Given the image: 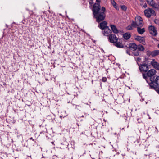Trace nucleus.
<instances>
[{
    "label": "nucleus",
    "instance_id": "f257e3e1",
    "mask_svg": "<svg viewBox=\"0 0 159 159\" xmlns=\"http://www.w3.org/2000/svg\"><path fill=\"white\" fill-rule=\"evenodd\" d=\"M99 4L95 3L94 4L93 9V14L94 18L96 19V21L98 22L103 20L105 18V15L104 12L105 8L102 7L101 9Z\"/></svg>",
    "mask_w": 159,
    "mask_h": 159
},
{
    "label": "nucleus",
    "instance_id": "f03ea898",
    "mask_svg": "<svg viewBox=\"0 0 159 159\" xmlns=\"http://www.w3.org/2000/svg\"><path fill=\"white\" fill-rule=\"evenodd\" d=\"M150 81L148 84L150 88L152 89H155L158 88L159 85V76H157L154 80L153 78H150Z\"/></svg>",
    "mask_w": 159,
    "mask_h": 159
},
{
    "label": "nucleus",
    "instance_id": "7ed1b4c3",
    "mask_svg": "<svg viewBox=\"0 0 159 159\" xmlns=\"http://www.w3.org/2000/svg\"><path fill=\"white\" fill-rule=\"evenodd\" d=\"M135 21H133L132 23V25L133 27H141L143 25V21L142 18L139 16H137L135 18Z\"/></svg>",
    "mask_w": 159,
    "mask_h": 159
},
{
    "label": "nucleus",
    "instance_id": "20e7f679",
    "mask_svg": "<svg viewBox=\"0 0 159 159\" xmlns=\"http://www.w3.org/2000/svg\"><path fill=\"white\" fill-rule=\"evenodd\" d=\"M156 73V70L154 69H151L149 70L147 73L146 74H143V78L145 79L147 83L149 82L147 80L148 77L150 78H152V77L155 75Z\"/></svg>",
    "mask_w": 159,
    "mask_h": 159
},
{
    "label": "nucleus",
    "instance_id": "39448f33",
    "mask_svg": "<svg viewBox=\"0 0 159 159\" xmlns=\"http://www.w3.org/2000/svg\"><path fill=\"white\" fill-rule=\"evenodd\" d=\"M108 41L111 43H115L118 41V38L113 34H110L108 37Z\"/></svg>",
    "mask_w": 159,
    "mask_h": 159
},
{
    "label": "nucleus",
    "instance_id": "423d86ee",
    "mask_svg": "<svg viewBox=\"0 0 159 159\" xmlns=\"http://www.w3.org/2000/svg\"><path fill=\"white\" fill-rule=\"evenodd\" d=\"M144 13L145 15L148 17H150L151 15H155V13L154 11L152 9L148 8L144 11Z\"/></svg>",
    "mask_w": 159,
    "mask_h": 159
},
{
    "label": "nucleus",
    "instance_id": "0eeeda50",
    "mask_svg": "<svg viewBox=\"0 0 159 159\" xmlns=\"http://www.w3.org/2000/svg\"><path fill=\"white\" fill-rule=\"evenodd\" d=\"M139 65V70L141 72H147L149 68L147 64H142Z\"/></svg>",
    "mask_w": 159,
    "mask_h": 159
},
{
    "label": "nucleus",
    "instance_id": "6e6552de",
    "mask_svg": "<svg viewBox=\"0 0 159 159\" xmlns=\"http://www.w3.org/2000/svg\"><path fill=\"white\" fill-rule=\"evenodd\" d=\"M148 30L152 36H155L157 35V31L154 26L152 25L149 26Z\"/></svg>",
    "mask_w": 159,
    "mask_h": 159
},
{
    "label": "nucleus",
    "instance_id": "1a4fd4ad",
    "mask_svg": "<svg viewBox=\"0 0 159 159\" xmlns=\"http://www.w3.org/2000/svg\"><path fill=\"white\" fill-rule=\"evenodd\" d=\"M111 30L109 29L108 27L102 30V33L104 36H107L108 37L111 33Z\"/></svg>",
    "mask_w": 159,
    "mask_h": 159
},
{
    "label": "nucleus",
    "instance_id": "9d476101",
    "mask_svg": "<svg viewBox=\"0 0 159 159\" xmlns=\"http://www.w3.org/2000/svg\"><path fill=\"white\" fill-rule=\"evenodd\" d=\"M150 64L153 68L159 70V63L156 61L155 59H152L150 62Z\"/></svg>",
    "mask_w": 159,
    "mask_h": 159
},
{
    "label": "nucleus",
    "instance_id": "9b49d317",
    "mask_svg": "<svg viewBox=\"0 0 159 159\" xmlns=\"http://www.w3.org/2000/svg\"><path fill=\"white\" fill-rule=\"evenodd\" d=\"M135 39L142 44L144 45L145 44V39L144 37L140 36H135Z\"/></svg>",
    "mask_w": 159,
    "mask_h": 159
},
{
    "label": "nucleus",
    "instance_id": "f8f14e48",
    "mask_svg": "<svg viewBox=\"0 0 159 159\" xmlns=\"http://www.w3.org/2000/svg\"><path fill=\"white\" fill-rule=\"evenodd\" d=\"M147 3L152 7L157 8H158L157 5L156 4L153 0H147Z\"/></svg>",
    "mask_w": 159,
    "mask_h": 159
},
{
    "label": "nucleus",
    "instance_id": "ddd939ff",
    "mask_svg": "<svg viewBox=\"0 0 159 159\" xmlns=\"http://www.w3.org/2000/svg\"><path fill=\"white\" fill-rule=\"evenodd\" d=\"M99 27L102 30H103L106 27H107L108 26H107V22L105 21L102 22L100 24Z\"/></svg>",
    "mask_w": 159,
    "mask_h": 159
},
{
    "label": "nucleus",
    "instance_id": "4468645a",
    "mask_svg": "<svg viewBox=\"0 0 159 159\" xmlns=\"http://www.w3.org/2000/svg\"><path fill=\"white\" fill-rule=\"evenodd\" d=\"M110 27L112 32L114 33L115 34H117L119 32L118 30L117 29L115 25H111Z\"/></svg>",
    "mask_w": 159,
    "mask_h": 159
},
{
    "label": "nucleus",
    "instance_id": "2eb2a0df",
    "mask_svg": "<svg viewBox=\"0 0 159 159\" xmlns=\"http://www.w3.org/2000/svg\"><path fill=\"white\" fill-rule=\"evenodd\" d=\"M129 47L130 49L133 50H135L137 48V46L134 43L129 44Z\"/></svg>",
    "mask_w": 159,
    "mask_h": 159
},
{
    "label": "nucleus",
    "instance_id": "dca6fc26",
    "mask_svg": "<svg viewBox=\"0 0 159 159\" xmlns=\"http://www.w3.org/2000/svg\"><path fill=\"white\" fill-rule=\"evenodd\" d=\"M140 27H137V30L139 34H142L145 32V29L144 28H141Z\"/></svg>",
    "mask_w": 159,
    "mask_h": 159
},
{
    "label": "nucleus",
    "instance_id": "f3484780",
    "mask_svg": "<svg viewBox=\"0 0 159 159\" xmlns=\"http://www.w3.org/2000/svg\"><path fill=\"white\" fill-rule=\"evenodd\" d=\"M114 45L116 47L119 48H122L123 47V45L120 42L117 41V42L114 44Z\"/></svg>",
    "mask_w": 159,
    "mask_h": 159
},
{
    "label": "nucleus",
    "instance_id": "a211bd4d",
    "mask_svg": "<svg viewBox=\"0 0 159 159\" xmlns=\"http://www.w3.org/2000/svg\"><path fill=\"white\" fill-rule=\"evenodd\" d=\"M111 2V4L116 9V10L119 9V7L118 6L117 4L114 1V0H110Z\"/></svg>",
    "mask_w": 159,
    "mask_h": 159
},
{
    "label": "nucleus",
    "instance_id": "6ab92c4d",
    "mask_svg": "<svg viewBox=\"0 0 159 159\" xmlns=\"http://www.w3.org/2000/svg\"><path fill=\"white\" fill-rule=\"evenodd\" d=\"M130 34L129 33H125L123 35V37L125 39H128L130 37Z\"/></svg>",
    "mask_w": 159,
    "mask_h": 159
},
{
    "label": "nucleus",
    "instance_id": "aec40b11",
    "mask_svg": "<svg viewBox=\"0 0 159 159\" xmlns=\"http://www.w3.org/2000/svg\"><path fill=\"white\" fill-rule=\"evenodd\" d=\"M152 56L154 57L159 54V51L158 50H154L152 51Z\"/></svg>",
    "mask_w": 159,
    "mask_h": 159
},
{
    "label": "nucleus",
    "instance_id": "412c9836",
    "mask_svg": "<svg viewBox=\"0 0 159 159\" xmlns=\"http://www.w3.org/2000/svg\"><path fill=\"white\" fill-rule=\"evenodd\" d=\"M137 48L138 49L141 51H144L145 49L143 46L141 45H139L137 46Z\"/></svg>",
    "mask_w": 159,
    "mask_h": 159
},
{
    "label": "nucleus",
    "instance_id": "4be33fe9",
    "mask_svg": "<svg viewBox=\"0 0 159 159\" xmlns=\"http://www.w3.org/2000/svg\"><path fill=\"white\" fill-rule=\"evenodd\" d=\"M133 54L134 56H137L139 55V52L138 51H135L133 53Z\"/></svg>",
    "mask_w": 159,
    "mask_h": 159
},
{
    "label": "nucleus",
    "instance_id": "5701e85b",
    "mask_svg": "<svg viewBox=\"0 0 159 159\" xmlns=\"http://www.w3.org/2000/svg\"><path fill=\"white\" fill-rule=\"evenodd\" d=\"M152 52H151L150 51H149V50L147 51L146 52V53H147V55L149 56H152Z\"/></svg>",
    "mask_w": 159,
    "mask_h": 159
},
{
    "label": "nucleus",
    "instance_id": "b1692460",
    "mask_svg": "<svg viewBox=\"0 0 159 159\" xmlns=\"http://www.w3.org/2000/svg\"><path fill=\"white\" fill-rule=\"evenodd\" d=\"M134 58H135V60L137 62L138 64V62H140L141 60V58L139 57H138L137 58L135 57Z\"/></svg>",
    "mask_w": 159,
    "mask_h": 159
},
{
    "label": "nucleus",
    "instance_id": "393cba45",
    "mask_svg": "<svg viewBox=\"0 0 159 159\" xmlns=\"http://www.w3.org/2000/svg\"><path fill=\"white\" fill-rule=\"evenodd\" d=\"M133 27V26L132 25V24L131 25H129L127 26V30H131L133 29L132 27Z\"/></svg>",
    "mask_w": 159,
    "mask_h": 159
},
{
    "label": "nucleus",
    "instance_id": "a878e982",
    "mask_svg": "<svg viewBox=\"0 0 159 159\" xmlns=\"http://www.w3.org/2000/svg\"><path fill=\"white\" fill-rule=\"evenodd\" d=\"M121 8L123 10H126V7L125 6L123 5L121 6Z\"/></svg>",
    "mask_w": 159,
    "mask_h": 159
},
{
    "label": "nucleus",
    "instance_id": "bb28decb",
    "mask_svg": "<svg viewBox=\"0 0 159 159\" xmlns=\"http://www.w3.org/2000/svg\"><path fill=\"white\" fill-rule=\"evenodd\" d=\"M89 3L90 5H92L93 3V1L92 0H89Z\"/></svg>",
    "mask_w": 159,
    "mask_h": 159
},
{
    "label": "nucleus",
    "instance_id": "cd10ccee",
    "mask_svg": "<svg viewBox=\"0 0 159 159\" xmlns=\"http://www.w3.org/2000/svg\"><path fill=\"white\" fill-rule=\"evenodd\" d=\"M154 22L155 23L157 24H159V21L158 20L156 19L155 20Z\"/></svg>",
    "mask_w": 159,
    "mask_h": 159
},
{
    "label": "nucleus",
    "instance_id": "c85d7f7f",
    "mask_svg": "<svg viewBox=\"0 0 159 159\" xmlns=\"http://www.w3.org/2000/svg\"><path fill=\"white\" fill-rule=\"evenodd\" d=\"M107 80V79L106 78L103 77L102 79V81L105 82Z\"/></svg>",
    "mask_w": 159,
    "mask_h": 159
},
{
    "label": "nucleus",
    "instance_id": "c756f323",
    "mask_svg": "<svg viewBox=\"0 0 159 159\" xmlns=\"http://www.w3.org/2000/svg\"><path fill=\"white\" fill-rule=\"evenodd\" d=\"M126 53L127 54H129V55H131V54L130 53V51H129L126 50Z\"/></svg>",
    "mask_w": 159,
    "mask_h": 159
},
{
    "label": "nucleus",
    "instance_id": "7c9ffc66",
    "mask_svg": "<svg viewBox=\"0 0 159 159\" xmlns=\"http://www.w3.org/2000/svg\"><path fill=\"white\" fill-rule=\"evenodd\" d=\"M147 5L146 3H145L144 5L143 6V7L144 8H145L147 7Z\"/></svg>",
    "mask_w": 159,
    "mask_h": 159
},
{
    "label": "nucleus",
    "instance_id": "2f4dec72",
    "mask_svg": "<svg viewBox=\"0 0 159 159\" xmlns=\"http://www.w3.org/2000/svg\"><path fill=\"white\" fill-rule=\"evenodd\" d=\"M155 89L156 92L157 93L159 94V88L157 90L156 89Z\"/></svg>",
    "mask_w": 159,
    "mask_h": 159
},
{
    "label": "nucleus",
    "instance_id": "473e14b6",
    "mask_svg": "<svg viewBox=\"0 0 159 159\" xmlns=\"http://www.w3.org/2000/svg\"><path fill=\"white\" fill-rule=\"evenodd\" d=\"M30 140H32L33 141H34V139H33V138L32 137H31L30 138Z\"/></svg>",
    "mask_w": 159,
    "mask_h": 159
},
{
    "label": "nucleus",
    "instance_id": "72a5a7b5",
    "mask_svg": "<svg viewBox=\"0 0 159 159\" xmlns=\"http://www.w3.org/2000/svg\"><path fill=\"white\" fill-rule=\"evenodd\" d=\"M96 1L97 2L99 3L100 2V0H96Z\"/></svg>",
    "mask_w": 159,
    "mask_h": 159
},
{
    "label": "nucleus",
    "instance_id": "f704fd0d",
    "mask_svg": "<svg viewBox=\"0 0 159 159\" xmlns=\"http://www.w3.org/2000/svg\"><path fill=\"white\" fill-rule=\"evenodd\" d=\"M80 106L79 105H76V108H77V109H78V108H77V107H79Z\"/></svg>",
    "mask_w": 159,
    "mask_h": 159
},
{
    "label": "nucleus",
    "instance_id": "c9c22d12",
    "mask_svg": "<svg viewBox=\"0 0 159 159\" xmlns=\"http://www.w3.org/2000/svg\"><path fill=\"white\" fill-rule=\"evenodd\" d=\"M85 115L86 116H87V115H88V114H87V113H86V114L85 113Z\"/></svg>",
    "mask_w": 159,
    "mask_h": 159
},
{
    "label": "nucleus",
    "instance_id": "e433bc0d",
    "mask_svg": "<svg viewBox=\"0 0 159 159\" xmlns=\"http://www.w3.org/2000/svg\"><path fill=\"white\" fill-rule=\"evenodd\" d=\"M51 143L52 144L54 143V142H52Z\"/></svg>",
    "mask_w": 159,
    "mask_h": 159
},
{
    "label": "nucleus",
    "instance_id": "4c0bfd02",
    "mask_svg": "<svg viewBox=\"0 0 159 159\" xmlns=\"http://www.w3.org/2000/svg\"><path fill=\"white\" fill-rule=\"evenodd\" d=\"M157 6H158V7H159V5H158V4H157ZM158 8L157 9H158Z\"/></svg>",
    "mask_w": 159,
    "mask_h": 159
},
{
    "label": "nucleus",
    "instance_id": "58836bf2",
    "mask_svg": "<svg viewBox=\"0 0 159 159\" xmlns=\"http://www.w3.org/2000/svg\"><path fill=\"white\" fill-rule=\"evenodd\" d=\"M158 47L159 48V44L158 45Z\"/></svg>",
    "mask_w": 159,
    "mask_h": 159
},
{
    "label": "nucleus",
    "instance_id": "ea45409f",
    "mask_svg": "<svg viewBox=\"0 0 159 159\" xmlns=\"http://www.w3.org/2000/svg\"><path fill=\"white\" fill-rule=\"evenodd\" d=\"M82 117H84V116H82Z\"/></svg>",
    "mask_w": 159,
    "mask_h": 159
},
{
    "label": "nucleus",
    "instance_id": "a19ab883",
    "mask_svg": "<svg viewBox=\"0 0 159 159\" xmlns=\"http://www.w3.org/2000/svg\"><path fill=\"white\" fill-rule=\"evenodd\" d=\"M149 119H151V117H149Z\"/></svg>",
    "mask_w": 159,
    "mask_h": 159
},
{
    "label": "nucleus",
    "instance_id": "79ce46f5",
    "mask_svg": "<svg viewBox=\"0 0 159 159\" xmlns=\"http://www.w3.org/2000/svg\"><path fill=\"white\" fill-rule=\"evenodd\" d=\"M93 159H94V158H92Z\"/></svg>",
    "mask_w": 159,
    "mask_h": 159
},
{
    "label": "nucleus",
    "instance_id": "37998d69",
    "mask_svg": "<svg viewBox=\"0 0 159 159\" xmlns=\"http://www.w3.org/2000/svg\"><path fill=\"white\" fill-rule=\"evenodd\" d=\"M44 157L43 156L42 157V158H43Z\"/></svg>",
    "mask_w": 159,
    "mask_h": 159
}]
</instances>
